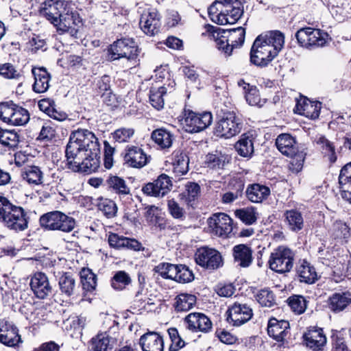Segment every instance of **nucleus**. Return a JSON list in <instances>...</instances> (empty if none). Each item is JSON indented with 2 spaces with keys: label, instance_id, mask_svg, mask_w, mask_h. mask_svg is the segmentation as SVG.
I'll list each match as a JSON object with an SVG mask.
<instances>
[{
  "label": "nucleus",
  "instance_id": "1",
  "mask_svg": "<svg viewBox=\"0 0 351 351\" xmlns=\"http://www.w3.org/2000/svg\"><path fill=\"white\" fill-rule=\"evenodd\" d=\"M66 165L75 172L87 174L100 166V145L95 134L86 129L71 132L65 150Z\"/></svg>",
  "mask_w": 351,
  "mask_h": 351
},
{
  "label": "nucleus",
  "instance_id": "2",
  "mask_svg": "<svg viewBox=\"0 0 351 351\" xmlns=\"http://www.w3.org/2000/svg\"><path fill=\"white\" fill-rule=\"evenodd\" d=\"M285 44V36L278 31H269L258 36L250 50V62L259 66H267L279 53Z\"/></svg>",
  "mask_w": 351,
  "mask_h": 351
},
{
  "label": "nucleus",
  "instance_id": "3",
  "mask_svg": "<svg viewBox=\"0 0 351 351\" xmlns=\"http://www.w3.org/2000/svg\"><path fill=\"white\" fill-rule=\"evenodd\" d=\"M41 15L44 16L62 33L76 32L75 26L82 23L78 13L73 12L68 4L58 0H46L41 5L40 10Z\"/></svg>",
  "mask_w": 351,
  "mask_h": 351
},
{
  "label": "nucleus",
  "instance_id": "4",
  "mask_svg": "<svg viewBox=\"0 0 351 351\" xmlns=\"http://www.w3.org/2000/svg\"><path fill=\"white\" fill-rule=\"evenodd\" d=\"M206 28L212 34L217 48L227 56L231 55L234 48L241 46L244 43L245 31L242 27L228 31L211 25H207Z\"/></svg>",
  "mask_w": 351,
  "mask_h": 351
},
{
  "label": "nucleus",
  "instance_id": "5",
  "mask_svg": "<svg viewBox=\"0 0 351 351\" xmlns=\"http://www.w3.org/2000/svg\"><path fill=\"white\" fill-rule=\"evenodd\" d=\"M28 219L23 208L0 195V222L4 226L16 232L23 231L28 228Z\"/></svg>",
  "mask_w": 351,
  "mask_h": 351
},
{
  "label": "nucleus",
  "instance_id": "6",
  "mask_svg": "<svg viewBox=\"0 0 351 351\" xmlns=\"http://www.w3.org/2000/svg\"><path fill=\"white\" fill-rule=\"evenodd\" d=\"M243 125L242 120L234 112L227 111L219 118L215 128V134L221 138H230L239 134Z\"/></svg>",
  "mask_w": 351,
  "mask_h": 351
},
{
  "label": "nucleus",
  "instance_id": "7",
  "mask_svg": "<svg viewBox=\"0 0 351 351\" xmlns=\"http://www.w3.org/2000/svg\"><path fill=\"white\" fill-rule=\"evenodd\" d=\"M42 227L51 230L71 232L75 227V220L60 211H53L42 215L40 218Z\"/></svg>",
  "mask_w": 351,
  "mask_h": 351
},
{
  "label": "nucleus",
  "instance_id": "8",
  "mask_svg": "<svg viewBox=\"0 0 351 351\" xmlns=\"http://www.w3.org/2000/svg\"><path fill=\"white\" fill-rule=\"evenodd\" d=\"M295 36L300 46L311 49L325 46L329 36L319 29L306 27L298 30Z\"/></svg>",
  "mask_w": 351,
  "mask_h": 351
},
{
  "label": "nucleus",
  "instance_id": "9",
  "mask_svg": "<svg viewBox=\"0 0 351 351\" xmlns=\"http://www.w3.org/2000/svg\"><path fill=\"white\" fill-rule=\"evenodd\" d=\"M295 253L290 248L281 245L271 253L269 260V267L277 273H286L293 267Z\"/></svg>",
  "mask_w": 351,
  "mask_h": 351
},
{
  "label": "nucleus",
  "instance_id": "10",
  "mask_svg": "<svg viewBox=\"0 0 351 351\" xmlns=\"http://www.w3.org/2000/svg\"><path fill=\"white\" fill-rule=\"evenodd\" d=\"M108 57L110 60L125 58L134 64L138 57L137 47L132 38H125L114 41L108 48Z\"/></svg>",
  "mask_w": 351,
  "mask_h": 351
},
{
  "label": "nucleus",
  "instance_id": "11",
  "mask_svg": "<svg viewBox=\"0 0 351 351\" xmlns=\"http://www.w3.org/2000/svg\"><path fill=\"white\" fill-rule=\"evenodd\" d=\"M182 125L186 132L197 133L204 130L213 121L212 114L209 112L197 113L191 110H184Z\"/></svg>",
  "mask_w": 351,
  "mask_h": 351
},
{
  "label": "nucleus",
  "instance_id": "12",
  "mask_svg": "<svg viewBox=\"0 0 351 351\" xmlns=\"http://www.w3.org/2000/svg\"><path fill=\"white\" fill-rule=\"evenodd\" d=\"M195 262L201 267L214 270L223 265L221 254L216 250L207 247L199 248L195 254Z\"/></svg>",
  "mask_w": 351,
  "mask_h": 351
},
{
  "label": "nucleus",
  "instance_id": "13",
  "mask_svg": "<svg viewBox=\"0 0 351 351\" xmlns=\"http://www.w3.org/2000/svg\"><path fill=\"white\" fill-rule=\"evenodd\" d=\"M160 15L154 8L145 10L141 16L139 25L142 31L148 36H154L161 25Z\"/></svg>",
  "mask_w": 351,
  "mask_h": 351
},
{
  "label": "nucleus",
  "instance_id": "14",
  "mask_svg": "<svg viewBox=\"0 0 351 351\" xmlns=\"http://www.w3.org/2000/svg\"><path fill=\"white\" fill-rule=\"evenodd\" d=\"M232 219L223 213L214 214L208 219L212 232L221 237H226L232 232Z\"/></svg>",
  "mask_w": 351,
  "mask_h": 351
},
{
  "label": "nucleus",
  "instance_id": "15",
  "mask_svg": "<svg viewBox=\"0 0 351 351\" xmlns=\"http://www.w3.org/2000/svg\"><path fill=\"white\" fill-rule=\"evenodd\" d=\"M30 287L35 296L41 300L53 295V287L48 277L43 272H36L31 278Z\"/></svg>",
  "mask_w": 351,
  "mask_h": 351
},
{
  "label": "nucleus",
  "instance_id": "16",
  "mask_svg": "<svg viewBox=\"0 0 351 351\" xmlns=\"http://www.w3.org/2000/svg\"><path fill=\"white\" fill-rule=\"evenodd\" d=\"M171 186V178L162 173L153 182H149L143 186L142 191L148 196L163 197L170 191Z\"/></svg>",
  "mask_w": 351,
  "mask_h": 351
},
{
  "label": "nucleus",
  "instance_id": "17",
  "mask_svg": "<svg viewBox=\"0 0 351 351\" xmlns=\"http://www.w3.org/2000/svg\"><path fill=\"white\" fill-rule=\"evenodd\" d=\"M123 158L124 164L128 167L141 169L149 162L150 156L141 147L132 145L127 147Z\"/></svg>",
  "mask_w": 351,
  "mask_h": 351
},
{
  "label": "nucleus",
  "instance_id": "18",
  "mask_svg": "<svg viewBox=\"0 0 351 351\" xmlns=\"http://www.w3.org/2000/svg\"><path fill=\"white\" fill-rule=\"evenodd\" d=\"M227 321L234 326H240L248 322L252 317V309L247 304L234 303L228 309Z\"/></svg>",
  "mask_w": 351,
  "mask_h": 351
},
{
  "label": "nucleus",
  "instance_id": "19",
  "mask_svg": "<svg viewBox=\"0 0 351 351\" xmlns=\"http://www.w3.org/2000/svg\"><path fill=\"white\" fill-rule=\"evenodd\" d=\"M21 341L17 327L5 319H0V343L14 347Z\"/></svg>",
  "mask_w": 351,
  "mask_h": 351
},
{
  "label": "nucleus",
  "instance_id": "20",
  "mask_svg": "<svg viewBox=\"0 0 351 351\" xmlns=\"http://www.w3.org/2000/svg\"><path fill=\"white\" fill-rule=\"evenodd\" d=\"M184 322L187 324L186 328L192 332H209L213 326L210 319L204 313H191L185 318Z\"/></svg>",
  "mask_w": 351,
  "mask_h": 351
},
{
  "label": "nucleus",
  "instance_id": "21",
  "mask_svg": "<svg viewBox=\"0 0 351 351\" xmlns=\"http://www.w3.org/2000/svg\"><path fill=\"white\" fill-rule=\"evenodd\" d=\"M304 342L313 351H322L326 344V337L321 328L311 327L304 335Z\"/></svg>",
  "mask_w": 351,
  "mask_h": 351
},
{
  "label": "nucleus",
  "instance_id": "22",
  "mask_svg": "<svg viewBox=\"0 0 351 351\" xmlns=\"http://www.w3.org/2000/svg\"><path fill=\"white\" fill-rule=\"evenodd\" d=\"M223 12L224 19L221 25L234 24L243 14V5L239 0H227Z\"/></svg>",
  "mask_w": 351,
  "mask_h": 351
},
{
  "label": "nucleus",
  "instance_id": "23",
  "mask_svg": "<svg viewBox=\"0 0 351 351\" xmlns=\"http://www.w3.org/2000/svg\"><path fill=\"white\" fill-rule=\"evenodd\" d=\"M139 344L143 351H163L164 341L162 336L156 332L143 335L139 339Z\"/></svg>",
  "mask_w": 351,
  "mask_h": 351
},
{
  "label": "nucleus",
  "instance_id": "24",
  "mask_svg": "<svg viewBox=\"0 0 351 351\" xmlns=\"http://www.w3.org/2000/svg\"><path fill=\"white\" fill-rule=\"evenodd\" d=\"M234 263L237 267H249L253 261L252 250L245 244H239L232 248Z\"/></svg>",
  "mask_w": 351,
  "mask_h": 351
},
{
  "label": "nucleus",
  "instance_id": "25",
  "mask_svg": "<svg viewBox=\"0 0 351 351\" xmlns=\"http://www.w3.org/2000/svg\"><path fill=\"white\" fill-rule=\"evenodd\" d=\"M289 323L288 321L278 320L274 317L269 319L267 326V333L277 341H282L287 337Z\"/></svg>",
  "mask_w": 351,
  "mask_h": 351
},
{
  "label": "nucleus",
  "instance_id": "26",
  "mask_svg": "<svg viewBox=\"0 0 351 351\" xmlns=\"http://www.w3.org/2000/svg\"><path fill=\"white\" fill-rule=\"evenodd\" d=\"M34 77L33 90L37 93L46 92L49 87L51 75L45 67H33L32 69Z\"/></svg>",
  "mask_w": 351,
  "mask_h": 351
},
{
  "label": "nucleus",
  "instance_id": "27",
  "mask_svg": "<svg viewBox=\"0 0 351 351\" xmlns=\"http://www.w3.org/2000/svg\"><path fill=\"white\" fill-rule=\"evenodd\" d=\"M339 184L342 198L351 204V162L341 169Z\"/></svg>",
  "mask_w": 351,
  "mask_h": 351
},
{
  "label": "nucleus",
  "instance_id": "28",
  "mask_svg": "<svg viewBox=\"0 0 351 351\" xmlns=\"http://www.w3.org/2000/svg\"><path fill=\"white\" fill-rule=\"evenodd\" d=\"M21 177L23 180L32 185H49L51 184L44 177V173L38 166H29L21 172Z\"/></svg>",
  "mask_w": 351,
  "mask_h": 351
},
{
  "label": "nucleus",
  "instance_id": "29",
  "mask_svg": "<svg viewBox=\"0 0 351 351\" xmlns=\"http://www.w3.org/2000/svg\"><path fill=\"white\" fill-rule=\"evenodd\" d=\"M350 303L351 293L349 291L335 293L328 300V308L335 313L343 311Z\"/></svg>",
  "mask_w": 351,
  "mask_h": 351
},
{
  "label": "nucleus",
  "instance_id": "30",
  "mask_svg": "<svg viewBox=\"0 0 351 351\" xmlns=\"http://www.w3.org/2000/svg\"><path fill=\"white\" fill-rule=\"evenodd\" d=\"M321 106L322 104L319 101H312L304 98L298 101L296 108L300 114L315 119L319 116Z\"/></svg>",
  "mask_w": 351,
  "mask_h": 351
},
{
  "label": "nucleus",
  "instance_id": "31",
  "mask_svg": "<svg viewBox=\"0 0 351 351\" xmlns=\"http://www.w3.org/2000/svg\"><path fill=\"white\" fill-rule=\"evenodd\" d=\"M278 149L287 156H292L296 150V141L293 136L289 134L284 133L278 136L276 140Z\"/></svg>",
  "mask_w": 351,
  "mask_h": 351
},
{
  "label": "nucleus",
  "instance_id": "32",
  "mask_svg": "<svg viewBox=\"0 0 351 351\" xmlns=\"http://www.w3.org/2000/svg\"><path fill=\"white\" fill-rule=\"evenodd\" d=\"M235 149L242 157L251 158L254 154V137L250 133L243 134L235 143Z\"/></svg>",
  "mask_w": 351,
  "mask_h": 351
},
{
  "label": "nucleus",
  "instance_id": "33",
  "mask_svg": "<svg viewBox=\"0 0 351 351\" xmlns=\"http://www.w3.org/2000/svg\"><path fill=\"white\" fill-rule=\"evenodd\" d=\"M245 193L248 199L252 202L261 203L270 195V189L265 185L252 184L247 186Z\"/></svg>",
  "mask_w": 351,
  "mask_h": 351
},
{
  "label": "nucleus",
  "instance_id": "34",
  "mask_svg": "<svg viewBox=\"0 0 351 351\" xmlns=\"http://www.w3.org/2000/svg\"><path fill=\"white\" fill-rule=\"evenodd\" d=\"M297 274L301 282L313 284L317 280L315 267L305 260H303L298 266Z\"/></svg>",
  "mask_w": 351,
  "mask_h": 351
},
{
  "label": "nucleus",
  "instance_id": "35",
  "mask_svg": "<svg viewBox=\"0 0 351 351\" xmlns=\"http://www.w3.org/2000/svg\"><path fill=\"white\" fill-rule=\"evenodd\" d=\"M151 138L160 149H165L171 147L174 137L169 130L158 128L152 132Z\"/></svg>",
  "mask_w": 351,
  "mask_h": 351
},
{
  "label": "nucleus",
  "instance_id": "36",
  "mask_svg": "<svg viewBox=\"0 0 351 351\" xmlns=\"http://www.w3.org/2000/svg\"><path fill=\"white\" fill-rule=\"evenodd\" d=\"M108 189L119 195H126L130 193V189L125 181L117 176H110L106 180Z\"/></svg>",
  "mask_w": 351,
  "mask_h": 351
},
{
  "label": "nucleus",
  "instance_id": "37",
  "mask_svg": "<svg viewBox=\"0 0 351 351\" xmlns=\"http://www.w3.org/2000/svg\"><path fill=\"white\" fill-rule=\"evenodd\" d=\"M285 221L289 228L294 232H298L303 228L304 219L302 213L295 209L287 210L285 213Z\"/></svg>",
  "mask_w": 351,
  "mask_h": 351
},
{
  "label": "nucleus",
  "instance_id": "38",
  "mask_svg": "<svg viewBox=\"0 0 351 351\" xmlns=\"http://www.w3.org/2000/svg\"><path fill=\"white\" fill-rule=\"evenodd\" d=\"M58 285L61 293L68 297L73 295L77 287L75 278L69 272L64 273L60 277Z\"/></svg>",
  "mask_w": 351,
  "mask_h": 351
},
{
  "label": "nucleus",
  "instance_id": "39",
  "mask_svg": "<svg viewBox=\"0 0 351 351\" xmlns=\"http://www.w3.org/2000/svg\"><path fill=\"white\" fill-rule=\"evenodd\" d=\"M238 85L245 90V99L250 106H261V99L256 86H250L243 80L238 82Z\"/></svg>",
  "mask_w": 351,
  "mask_h": 351
},
{
  "label": "nucleus",
  "instance_id": "40",
  "mask_svg": "<svg viewBox=\"0 0 351 351\" xmlns=\"http://www.w3.org/2000/svg\"><path fill=\"white\" fill-rule=\"evenodd\" d=\"M89 347L93 351H108L112 349L110 338L106 332H101L93 337L89 343Z\"/></svg>",
  "mask_w": 351,
  "mask_h": 351
},
{
  "label": "nucleus",
  "instance_id": "41",
  "mask_svg": "<svg viewBox=\"0 0 351 351\" xmlns=\"http://www.w3.org/2000/svg\"><path fill=\"white\" fill-rule=\"evenodd\" d=\"M189 159L186 153L181 151H175L173 153V165L174 171L181 176L186 174L189 171Z\"/></svg>",
  "mask_w": 351,
  "mask_h": 351
},
{
  "label": "nucleus",
  "instance_id": "42",
  "mask_svg": "<svg viewBox=\"0 0 351 351\" xmlns=\"http://www.w3.org/2000/svg\"><path fill=\"white\" fill-rule=\"evenodd\" d=\"M229 156L221 152H215L206 156V163L208 167L213 169H223L229 162Z\"/></svg>",
  "mask_w": 351,
  "mask_h": 351
},
{
  "label": "nucleus",
  "instance_id": "43",
  "mask_svg": "<svg viewBox=\"0 0 351 351\" xmlns=\"http://www.w3.org/2000/svg\"><path fill=\"white\" fill-rule=\"evenodd\" d=\"M227 0H215L208 8V13L210 20L219 25L223 23V9Z\"/></svg>",
  "mask_w": 351,
  "mask_h": 351
},
{
  "label": "nucleus",
  "instance_id": "44",
  "mask_svg": "<svg viewBox=\"0 0 351 351\" xmlns=\"http://www.w3.org/2000/svg\"><path fill=\"white\" fill-rule=\"evenodd\" d=\"M315 141L316 143L320 147L323 154L328 158L330 162H335L337 160V156L333 143L324 136L317 137Z\"/></svg>",
  "mask_w": 351,
  "mask_h": 351
},
{
  "label": "nucleus",
  "instance_id": "45",
  "mask_svg": "<svg viewBox=\"0 0 351 351\" xmlns=\"http://www.w3.org/2000/svg\"><path fill=\"white\" fill-rule=\"evenodd\" d=\"M167 94V88L164 86L152 87L149 90V102L157 110L164 106V96Z\"/></svg>",
  "mask_w": 351,
  "mask_h": 351
},
{
  "label": "nucleus",
  "instance_id": "46",
  "mask_svg": "<svg viewBox=\"0 0 351 351\" xmlns=\"http://www.w3.org/2000/svg\"><path fill=\"white\" fill-rule=\"evenodd\" d=\"M287 302L293 313L301 315L305 312L308 301L301 295H293L288 298Z\"/></svg>",
  "mask_w": 351,
  "mask_h": 351
},
{
  "label": "nucleus",
  "instance_id": "47",
  "mask_svg": "<svg viewBox=\"0 0 351 351\" xmlns=\"http://www.w3.org/2000/svg\"><path fill=\"white\" fill-rule=\"evenodd\" d=\"M81 283L84 291L93 292L97 286V276L89 269H83L80 272Z\"/></svg>",
  "mask_w": 351,
  "mask_h": 351
},
{
  "label": "nucleus",
  "instance_id": "48",
  "mask_svg": "<svg viewBox=\"0 0 351 351\" xmlns=\"http://www.w3.org/2000/svg\"><path fill=\"white\" fill-rule=\"evenodd\" d=\"M196 303L194 295L182 293L177 296L175 308L177 311H187L193 308Z\"/></svg>",
  "mask_w": 351,
  "mask_h": 351
},
{
  "label": "nucleus",
  "instance_id": "49",
  "mask_svg": "<svg viewBox=\"0 0 351 351\" xmlns=\"http://www.w3.org/2000/svg\"><path fill=\"white\" fill-rule=\"evenodd\" d=\"M258 212L254 207H246L235 211V215L244 223L252 225L254 223L258 218Z\"/></svg>",
  "mask_w": 351,
  "mask_h": 351
},
{
  "label": "nucleus",
  "instance_id": "50",
  "mask_svg": "<svg viewBox=\"0 0 351 351\" xmlns=\"http://www.w3.org/2000/svg\"><path fill=\"white\" fill-rule=\"evenodd\" d=\"M29 120V114L27 110L15 104L12 117L10 121V125H24Z\"/></svg>",
  "mask_w": 351,
  "mask_h": 351
},
{
  "label": "nucleus",
  "instance_id": "51",
  "mask_svg": "<svg viewBox=\"0 0 351 351\" xmlns=\"http://www.w3.org/2000/svg\"><path fill=\"white\" fill-rule=\"evenodd\" d=\"M257 302L263 306L272 307L276 303V297L269 289H261L256 295Z\"/></svg>",
  "mask_w": 351,
  "mask_h": 351
},
{
  "label": "nucleus",
  "instance_id": "52",
  "mask_svg": "<svg viewBox=\"0 0 351 351\" xmlns=\"http://www.w3.org/2000/svg\"><path fill=\"white\" fill-rule=\"evenodd\" d=\"M97 206L98 209L108 219L115 217L117 214V204L110 199L100 198Z\"/></svg>",
  "mask_w": 351,
  "mask_h": 351
},
{
  "label": "nucleus",
  "instance_id": "53",
  "mask_svg": "<svg viewBox=\"0 0 351 351\" xmlns=\"http://www.w3.org/2000/svg\"><path fill=\"white\" fill-rule=\"evenodd\" d=\"M19 135L14 130H3L0 128V143L4 146L15 147L19 143Z\"/></svg>",
  "mask_w": 351,
  "mask_h": 351
},
{
  "label": "nucleus",
  "instance_id": "54",
  "mask_svg": "<svg viewBox=\"0 0 351 351\" xmlns=\"http://www.w3.org/2000/svg\"><path fill=\"white\" fill-rule=\"evenodd\" d=\"M306 155V153L303 149L301 151L296 150L292 156H289L291 158L289 165L290 171L293 173L300 172L303 168Z\"/></svg>",
  "mask_w": 351,
  "mask_h": 351
},
{
  "label": "nucleus",
  "instance_id": "55",
  "mask_svg": "<svg viewBox=\"0 0 351 351\" xmlns=\"http://www.w3.org/2000/svg\"><path fill=\"white\" fill-rule=\"evenodd\" d=\"M130 282L131 278L125 271H117L111 280V285L116 290H123Z\"/></svg>",
  "mask_w": 351,
  "mask_h": 351
},
{
  "label": "nucleus",
  "instance_id": "56",
  "mask_svg": "<svg viewBox=\"0 0 351 351\" xmlns=\"http://www.w3.org/2000/svg\"><path fill=\"white\" fill-rule=\"evenodd\" d=\"M171 343L169 346V351H178L185 346V341L181 338L176 328H170L167 330Z\"/></svg>",
  "mask_w": 351,
  "mask_h": 351
},
{
  "label": "nucleus",
  "instance_id": "57",
  "mask_svg": "<svg viewBox=\"0 0 351 351\" xmlns=\"http://www.w3.org/2000/svg\"><path fill=\"white\" fill-rule=\"evenodd\" d=\"M0 75L8 80H19L21 77V73L9 62L1 64Z\"/></svg>",
  "mask_w": 351,
  "mask_h": 351
},
{
  "label": "nucleus",
  "instance_id": "58",
  "mask_svg": "<svg viewBox=\"0 0 351 351\" xmlns=\"http://www.w3.org/2000/svg\"><path fill=\"white\" fill-rule=\"evenodd\" d=\"M134 130L132 128H121L116 130L112 134V137L116 142H128L133 136Z\"/></svg>",
  "mask_w": 351,
  "mask_h": 351
},
{
  "label": "nucleus",
  "instance_id": "59",
  "mask_svg": "<svg viewBox=\"0 0 351 351\" xmlns=\"http://www.w3.org/2000/svg\"><path fill=\"white\" fill-rule=\"evenodd\" d=\"M15 104L12 101L4 102L0 104V119L10 124Z\"/></svg>",
  "mask_w": 351,
  "mask_h": 351
},
{
  "label": "nucleus",
  "instance_id": "60",
  "mask_svg": "<svg viewBox=\"0 0 351 351\" xmlns=\"http://www.w3.org/2000/svg\"><path fill=\"white\" fill-rule=\"evenodd\" d=\"M168 210L170 215L176 219L184 220L185 219V211L180 207L174 199H170L167 202Z\"/></svg>",
  "mask_w": 351,
  "mask_h": 351
},
{
  "label": "nucleus",
  "instance_id": "61",
  "mask_svg": "<svg viewBox=\"0 0 351 351\" xmlns=\"http://www.w3.org/2000/svg\"><path fill=\"white\" fill-rule=\"evenodd\" d=\"M244 189V184L241 181L237 182L235 191H229L223 195L222 201L225 204H229L234 202L242 195Z\"/></svg>",
  "mask_w": 351,
  "mask_h": 351
},
{
  "label": "nucleus",
  "instance_id": "62",
  "mask_svg": "<svg viewBox=\"0 0 351 351\" xmlns=\"http://www.w3.org/2000/svg\"><path fill=\"white\" fill-rule=\"evenodd\" d=\"M186 197L187 204L192 206V202H194L200 193V186L195 182H189L186 185Z\"/></svg>",
  "mask_w": 351,
  "mask_h": 351
},
{
  "label": "nucleus",
  "instance_id": "63",
  "mask_svg": "<svg viewBox=\"0 0 351 351\" xmlns=\"http://www.w3.org/2000/svg\"><path fill=\"white\" fill-rule=\"evenodd\" d=\"M194 279V275L191 270L184 265H179L176 282L186 283L191 282Z\"/></svg>",
  "mask_w": 351,
  "mask_h": 351
},
{
  "label": "nucleus",
  "instance_id": "64",
  "mask_svg": "<svg viewBox=\"0 0 351 351\" xmlns=\"http://www.w3.org/2000/svg\"><path fill=\"white\" fill-rule=\"evenodd\" d=\"M216 336L219 338L221 342L232 345L238 340L237 337L225 330H217L215 332Z\"/></svg>",
  "mask_w": 351,
  "mask_h": 351
}]
</instances>
